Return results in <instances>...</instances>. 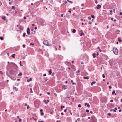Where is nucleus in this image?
<instances>
[{
    "label": "nucleus",
    "mask_w": 122,
    "mask_h": 122,
    "mask_svg": "<svg viewBox=\"0 0 122 122\" xmlns=\"http://www.w3.org/2000/svg\"><path fill=\"white\" fill-rule=\"evenodd\" d=\"M0 73H1V75H2L3 74V73L2 72V71H0Z\"/></svg>",
    "instance_id": "40"
},
{
    "label": "nucleus",
    "mask_w": 122,
    "mask_h": 122,
    "mask_svg": "<svg viewBox=\"0 0 122 122\" xmlns=\"http://www.w3.org/2000/svg\"><path fill=\"white\" fill-rule=\"evenodd\" d=\"M76 30L75 29H73L72 31V32L73 33H75L76 32Z\"/></svg>",
    "instance_id": "18"
},
{
    "label": "nucleus",
    "mask_w": 122,
    "mask_h": 122,
    "mask_svg": "<svg viewBox=\"0 0 122 122\" xmlns=\"http://www.w3.org/2000/svg\"><path fill=\"white\" fill-rule=\"evenodd\" d=\"M113 51L115 55H117L118 54V51L117 49L115 48L114 47L113 48Z\"/></svg>",
    "instance_id": "1"
},
{
    "label": "nucleus",
    "mask_w": 122,
    "mask_h": 122,
    "mask_svg": "<svg viewBox=\"0 0 122 122\" xmlns=\"http://www.w3.org/2000/svg\"><path fill=\"white\" fill-rule=\"evenodd\" d=\"M92 122H96V119L95 117H93L92 118Z\"/></svg>",
    "instance_id": "4"
},
{
    "label": "nucleus",
    "mask_w": 122,
    "mask_h": 122,
    "mask_svg": "<svg viewBox=\"0 0 122 122\" xmlns=\"http://www.w3.org/2000/svg\"><path fill=\"white\" fill-rule=\"evenodd\" d=\"M80 120V118H78L77 119V120L78 121H79Z\"/></svg>",
    "instance_id": "48"
},
{
    "label": "nucleus",
    "mask_w": 122,
    "mask_h": 122,
    "mask_svg": "<svg viewBox=\"0 0 122 122\" xmlns=\"http://www.w3.org/2000/svg\"><path fill=\"white\" fill-rule=\"evenodd\" d=\"M2 18L4 20H6V18L5 16H3L2 17Z\"/></svg>",
    "instance_id": "10"
},
{
    "label": "nucleus",
    "mask_w": 122,
    "mask_h": 122,
    "mask_svg": "<svg viewBox=\"0 0 122 122\" xmlns=\"http://www.w3.org/2000/svg\"><path fill=\"white\" fill-rule=\"evenodd\" d=\"M27 34L28 35H29L30 34V29L29 27H28L27 29Z\"/></svg>",
    "instance_id": "3"
},
{
    "label": "nucleus",
    "mask_w": 122,
    "mask_h": 122,
    "mask_svg": "<svg viewBox=\"0 0 122 122\" xmlns=\"http://www.w3.org/2000/svg\"><path fill=\"white\" fill-rule=\"evenodd\" d=\"M46 74H44L43 76H46Z\"/></svg>",
    "instance_id": "52"
},
{
    "label": "nucleus",
    "mask_w": 122,
    "mask_h": 122,
    "mask_svg": "<svg viewBox=\"0 0 122 122\" xmlns=\"http://www.w3.org/2000/svg\"><path fill=\"white\" fill-rule=\"evenodd\" d=\"M19 122H21V119L20 118H19Z\"/></svg>",
    "instance_id": "32"
},
{
    "label": "nucleus",
    "mask_w": 122,
    "mask_h": 122,
    "mask_svg": "<svg viewBox=\"0 0 122 122\" xmlns=\"http://www.w3.org/2000/svg\"><path fill=\"white\" fill-rule=\"evenodd\" d=\"M65 107V106H61V109H62V108H64Z\"/></svg>",
    "instance_id": "22"
},
{
    "label": "nucleus",
    "mask_w": 122,
    "mask_h": 122,
    "mask_svg": "<svg viewBox=\"0 0 122 122\" xmlns=\"http://www.w3.org/2000/svg\"><path fill=\"white\" fill-rule=\"evenodd\" d=\"M81 5L83 6H84V4H81Z\"/></svg>",
    "instance_id": "64"
},
{
    "label": "nucleus",
    "mask_w": 122,
    "mask_h": 122,
    "mask_svg": "<svg viewBox=\"0 0 122 122\" xmlns=\"http://www.w3.org/2000/svg\"><path fill=\"white\" fill-rule=\"evenodd\" d=\"M30 108V107L28 105H27V109H29Z\"/></svg>",
    "instance_id": "33"
},
{
    "label": "nucleus",
    "mask_w": 122,
    "mask_h": 122,
    "mask_svg": "<svg viewBox=\"0 0 122 122\" xmlns=\"http://www.w3.org/2000/svg\"><path fill=\"white\" fill-rule=\"evenodd\" d=\"M30 90H31L30 92L31 93H32L33 92V91H32V88H30Z\"/></svg>",
    "instance_id": "27"
},
{
    "label": "nucleus",
    "mask_w": 122,
    "mask_h": 122,
    "mask_svg": "<svg viewBox=\"0 0 122 122\" xmlns=\"http://www.w3.org/2000/svg\"><path fill=\"white\" fill-rule=\"evenodd\" d=\"M98 55H99L98 53L97 52V56H98Z\"/></svg>",
    "instance_id": "51"
},
{
    "label": "nucleus",
    "mask_w": 122,
    "mask_h": 122,
    "mask_svg": "<svg viewBox=\"0 0 122 122\" xmlns=\"http://www.w3.org/2000/svg\"><path fill=\"white\" fill-rule=\"evenodd\" d=\"M72 84L73 85H74V84L75 85H76V83H74V82H73L72 83Z\"/></svg>",
    "instance_id": "49"
},
{
    "label": "nucleus",
    "mask_w": 122,
    "mask_h": 122,
    "mask_svg": "<svg viewBox=\"0 0 122 122\" xmlns=\"http://www.w3.org/2000/svg\"><path fill=\"white\" fill-rule=\"evenodd\" d=\"M101 7V5H98L96 7L97 9H98Z\"/></svg>",
    "instance_id": "6"
},
{
    "label": "nucleus",
    "mask_w": 122,
    "mask_h": 122,
    "mask_svg": "<svg viewBox=\"0 0 122 122\" xmlns=\"http://www.w3.org/2000/svg\"><path fill=\"white\" fill-rule=\"evenodd\" d=\"M32 79L31 78H30V79H28L27 80V82H30V81H32Z\"/></svg>",
    "instance_id": "7"
},
{
    "label": "nucleus",
    "mask_w": 122,
    "mask_h": 122,
    "mask_svg": "<svg viewBox=\"0 0 122 122\" xmlns=\"http://www.w3.org/2000/svg\"><path fill=\"white\" fill-rule=\"evenodd\" d=\"M41 115H43L44 113L43 112H41Z\"/></svg>",
    "instance_id": "28"
},
{
    "label": "nucleus",
    "mask_w": 122,
    "mask_h": 122,
    "mask_svg": "<svg viewBox=\"0 0 122 122\" xmlns=\"http://www.w3.org/2000/svg\"><path fill=\"white\" fill-rule=\"evenodd\" d=\"M96 83V82L95 81H94L92 83H91V85L92 86L93 85V84H95Z\"/></svg>",
    "instance_id": "15"
},
{
    "label": "nucleus",
    "mask_w": 122,
    "mask_h": 122,
    "mask_svg": "<svg viewBox=\"0 0 122 122\" xmlns=\"http://www.w3.org/2000/svg\"><path fill=\"white\" fill-rule=\"evenodd\" d=\"M91 16L92 18H94L95 17L93 15H91Z\"/></svg>",
    "instance_id": "26"
},
{
    "label": "nucleus",
    "mask_w": 122,
    "mask_h": 122,
    "mask_svg": "<svg viewBox=\"0 0 122 122\" xmlns=\"http://www.w3.org/2000/svg\"><path fill=\"white\" fill-rule=\"evenodd\" d=\"M96 57V54H93V58H95Z\"/></svg>",
    "instance_id": "21"
},
{
    "label": "nucleus",
    "mask_w": 122,
    "mask_h": 122,
    "mask_svg": "<svg viewBox=\"0 0 122 122\" xmlns=\"http://www.w3.org/2000/svg\"><path fill=\"white\" fill-rule=\"evenodd\" d=\"M44 102H45V103L46 104H47L48 103L46 101V100H44L43 101Z\"/></svg>",
    "instance_id": "20"
},
{
    "label": "nucleus",
    "mask_w": 122,
    "mask_h": 122,
    "mask_svg": "<svg viewBox=\"0 0 122 122\" xmlns=\"http://www.w3.org/2000/svg\"><path fill=\"white\" fill-rule=\"evenodd\" d=\"M83 78L85 79H89V77L88 76H86V77H84Z\"/></svg>",
    "instance_id": "11"
},
{
    "label": "nucleus",
    "mask_w": 122,
    "mask_h": 122,
    "mask_svg": "<svg viewBox=\"0 0 122 122\" xmlns=\"http://www.w3.org/2000/svg\"><path fill=\"white\" fill-rule=\"evenodd\" d=\"M69 112H70V114L71 115H72V113L71 112V111H70Z\"/></svg>",
    "instance_id": "41"
},
{
    "label": "nucleus",
    "mask_w": 122,
    "mask_h": 122,
    "mask_svg": "<svg viewBox=\"0 0 122 122\" xmlns=\"http://www.w3.org/2000/svg\"><path fill=\"white\" fill-rule=\"evenodd\" d=\"M87 107L89 108L90 107V105L89 104H88L87 105Z\"/></svg>",
    "instance_id": "23"
},
{
    "label": "nucleus",
    "mask_w": 122,
    "mask_h": 122,
    "mask_svg": "<svg viewBox=\"0 0 122 122\" xmlns=\"http://www.w3.org/2000/svg\"><path fill=\"white\" fill-rule=\"evenodd\" d=\"M82 32L83 31L82 30H81L80 31L81 34H80V36H81L82 35H84V33H82Z\"/></svg>",
    "instance_id": "5"
},
{
    "label": "nucleus",
    "mask_w": 122,
    "mask_h": 122,
    "mask_svg": "<svg viewBox=\"0 0 122 122\" xmlns=\"http://www.w3.org/2000/svg\"><path fill=\"white\" fill-rule=\"evenodd\" d=\"M81 105L80 104H79L78 105V107H81Z\"/></svg>",
    "instance_id": "25"
},
{
    "label": "nucleus",
    "mask_w": 122,
    "mask_h": 122,
    "mask_svg": "<svg viewBox=\"0 0 122 122\" xmlns=\"http://www.w3.org/2000/svg\"><path fill=\"white\" fill-rule=\"evenodd\" d=\"M23 18L24 19H26V17L25 16H24V17H23Z\"/></svg>",
    "instance_id": "60"
},
{
    "label": "nucleus",
    "mask_w": 122,
    "mask_h": 122,
    "mask_svg": "<svg viewBox=\"0 0 122 122\" xmlns=\"http://www.w3.org/2000/svg\"><path fill=\"white\" fill-rule=\"evenodd\" d=\"M54 47L55 48V50L56 51L57 50V48L56 47V46H54Z\"/></svg>",
    "instance_id": "24"
},
{
    "label": "nucleus",
    "mask_w": 122,
    "mask_h": 122,
    "mask_svg": "<svg viewBox=\"0 0 122 122\" xmlns=\"http://www.w3.org/2000/svg\"><path fill=\"white\" fill-rule=\"evenodd\" d=\"M34 45V43H31L30 44V45Z\"/></svg>",
    "instance_id": "44"
},
{
    "label": "nucleus",
    "mask_w": 122,
    "mask_h": 122,
    "mask_svg": "<svg viewBox=\"0 0 122 122\" xmlns=\"http://www.w3.org/2000/svg\"><path fill=\"white\" fill-rule=\"evenodd\" d=\"M108 114L109 116H110L111 115V113H109Z\"/></svg>",
    "instance_id": "45"
},
{
    "label": "nucleus",
    "mask_w": 122,
    "mask_h": 122,
    "mask_svg": "<svg viewBox=\"0 0 122 122\" xmlns=\"http://www.w3.org/2000/svg\"><path fill=\"white\" fill-rule=\"evenodd\" d=\"M69 2H70V3H71V4L73 3V2L71 1H70Z\"/></svg>",
    "instance_id": "58"
},
{
    "label": "nucleus",
    "mask_w": 122,
    "mask_h": 122,
    "mask_svg": "<svg viewBox=\"0 0 122 122\" xmlns=\"http://www.w3.org/2000/svg\"><path fill=\"white\" fill-rule=\"evenodd\" d=\"M86 111L87 112H89V110L88 109H87L86 110Z\"/></svg>",
    "instance_id": "35"
},
{
    "label": "nucleus",
    "mask_w": 122,
    "mask_h": 122,
    "mask_svg": "<svg viewBox=\"0 0 122 122\" xmlns=\"http://www.w3.org/2000/svg\"><path fill=\"white\" fill-rule=\"evenodd\" d=\"M80 72V70H78L76 72V73H79Z\"/></svg>",
    "instance_id": "42"
},
{
    "label": "nucleus",
    "mask_w": 122,
    "mask_h": 122,
    "mask_svg": "<svg viewBox=\"0 0 122 122\" xmlns=\"http://www.w3.org/2000/svg\"><path fill=\"white\" fill-rule=\"evenodd\" d=\"M61 16L62 17H63V14H61Z\"/></svg>",
    "instance_id": "56"
},
{
    "label": "nucleus",
    "mask_w": 122,
    "mask_h": 122,
    "mask_svg": "<svg viewBox=\"0 0 122 122\" xmlns=\"http://www.w3.org/2000/svg\"><path fill=\"white\" fill-rule=\"evenodd\" d=\"M26 34V33H23V37H25V36Z\"/></svg>",
    "instance_id": "29"
},
{
    "label": "nucleus",
    "mask_w": 122,
    "mask_h": 122,
    "mask_svg": "<svg viewBox=\"0 0 122 122\" xmlns=\"http://www.w3.org/2000/svg\"><path fill=\"white\" fill-rule=\"evenodd\" d=\"M117 107H116L114 109H115V110H116L117 109Z\"/></svg>",
    "instance_id": "59"
},
{
    "label": "nucleus",
    "mask_w": 122,
    "mask_h": 122,
    "mask_svg": "<svg viewBox=\"0 0 122 122\" xmlns=\"http://www.w3.org/2000/svg\"><path fill=\"white\" fill-rule=\"evenodd\" d=\"M13 89L14 90H15V91H16L18 90V89L16 87H14L13 88Z\"/></svg>",
    "instance_id": "16"
},
{
    "label": "nucleus",
    "mask_w": 122,
    "mask_h": 122,
    "mask_svg": "<svg viewBox=\"0 0 122 122\" xmlns=\"http://www.w3.org/2000/svg\"><path fill=\"white\" fill-rule=\"evenodd\" d=\"M95 3H96V4H97V3H98V2H97V1H96H96H95Z\"/></svg>",
    "instance_id": "53"
},
{
    "label": "nucleus",
    "mask_w": 122,
    "mask_h": 122,
    "mask_svg": "<svg viewBox=\"0 0 122 122\" xmlns=\"http://www.w3.org/2000/svg\"><path fill=\"white\" fill-rule=\"evenodd\" d=\"M49 1H50V2L51 3H52V1L51 0H49Z\"/></svg>",
    "instance_id": "47"
},
{
    "label": "nucleus",
    "mask_w": 122,
    "mask_h": 122,
    "mask_svg": "<svg viewBox=\"0 0 122 122\" xmlns=\"http://www.w3.org/2000/svg\"><path fill=\"white\" fill-rule=\"evenodd\" d=\"M22 75V73L20 72L19 74L18 75V76H20Z\"/></svg>",
    "instance_id": "12"
},
{
    "label": "nucleus",
    "mask_w": 122,
    "mask_h": 122,
    "mask_svg": "<svg viewBox=\"0 0 122 122\" xmlns=\"http://www.w3.org/2000/svg\"><path fill=\"white\" fill-rule=\"evenodd\" d=\"M113 101V100H110V102H112Z\"/></svg>",
    "instance_id": "43"
},
{
    "label": "nucleus",
    "mask_w": 122,
    "mask_h": 122,
    "mask_svg": "<svg viewBox=\"0 0 122 122\" xmlns=\"http://www.w3.org/2000/svg\"><path fill=\"white\" fill-rule=\"evenodd\" d=\"M54 94L56 96H57V94L56 93H54Z\"/></svg>",
    "instance_id": "55"
},
{
    "label": "nucleus",
    "mask_w": 122,
    "mask_h": 122,
    "mask_svg": "<svg viewBox=\"0 0 122 122\" xmlns=\"http://www.w3.org/2000/svg\"><path fill=\"white\" fill-rule=\"evenodd\" d=\"M19 85L18 83L17 84L16 83L15 84V85H16L17 86Z\"/></svg>",
    "instance_id": "37"
},
{
    "label": "nucleus",
    "mask_w": 122,
    "mask_h": 122,
    "mask_svg": "<svg viewBox=\"0 0 122 122\" xmlns=\"http://www.w3.org/2000/svg\"><path fill=\"white\" fill-rule=\"evenodd\" d=\"M43 43L46 46L49 45V43L48 41L45 40L43 41Z\"/></svg>",
    "instance_id": "2"
},
{
    "label": "nucleus",
    "mask_w": 122,
    "mask_h": 122,
    "mask_svg": "<svg viewBox=\"0 0 122 122\" xmlns=\"http://www.w3.org/2000/svg\"><path fill=\"white\" fill-rule=\"evenodd\" d=\"M68 98L70 100L71 99H72V98H70L69 97H68Z\"/></svg>",
    "instance_id": "39"
},
{
    "label": "nucleus",
    "mask_w": 122,
    "mask_h": 122,
    "mask_svg": "<svg viewBox=\"0 0 122 122\" xmlns=\"http://www.w3.org/2000/svg\"><path fill=\"white\" fill-rule=\"evenodd\" d=\"M102 77L103 78H104L105 77V76L104 74L102 75Z\"/></svg>",
    "instance_id": "34"
},
{
    "label": "nucleus",
    "mask_w": 122,
    "mask_h": 122,
    "mask_svg": "<svg viewBox=\"0 0 122 122\" xmlns=\"http://www.w3.org/2000/svg\"><path fill=\"white\" fill-rule=\"evenodd\" d=\"M24 106H27V104H25Z\"/></svg>",
    "instance_id": "54"
},
{
    "label": "nucleus",
    "mask_w": 122,
    "mask_h": 122,
    "mask_svg": "<svg viewBox=\"0 0 122 122\" xmlns=\"http://www.w3.org/2000/svg\"><path fill=\"white\" fill-rule=\"evenodd\" d=\"M120 38L118 37V41L119 42H121L122 41V40L121 39H120Z\"/></svg>",
    "instance_id": "17"
},
{
    "label": "nucleus",
    "mask_w": 122,
    "mask_h": 122,
    "mask_svg": "<svg viewBox=\"0 0 122 122\" xmlns=\"http://www.w3.org/2000/svg\"><path fill=\"white\" fill-rule=\"evenodd\" d=\"M0 39L1 40H3V38L2 37H0Z\"/></svg>",
    "instance_id": "38"
},
{
    "label": "nucleus",
    "mask_w": 122,
    "mask_h": 122,
    "mask_svg": "<svg viewBox=\"0 0 122 122\" xmlns=\"http://www.w3.org/2000/svg\"><path fill=\"white\" fill-rule=\"evenodd\" d=\"M15 71L12 70H11L10 71V73H12V74H14V73Z\"/></svg>",
    "instance_id": "8"
},
{
    "label": "nucleus",
    "mask_w": 122,
    "mask_h": 122,
    "mask_svg": "<svg viewBox=\"0 0 122 122\" xmlns=\"http://www.w3.org/2000/svg\"><path fill=\"white\" fill-rule=\"evenodd\" d=\"M88 18L90 20L91 19V18L90 17H88Z\"/></svg>",
    "instance_id": "63"
},
{
    "label": "nucleus",
    "mask_w": 122,
    "mask_h": 122,
    "mask_svg": "<svg viewBox=\"0 0 122 122\" xmlns=\"http://www.w3.org/2000/svg\"><path fill=\"white\" fill-rule=\"evenodd\" d=\"M68 12H70V13H71V10H69L68 11Z\"/></svg>",
    "instance_id": "57"
},
{
    "label": "nucleus",
    "mask_w": 122,
    "mask_h": 122,
    "mask_svg": "<svg viewBox=\"0 0 122 122\" xmlns=\"http://www.w3.org/2000/svg\"><path fill=\"white\" fill-rule=\"evenodd\" d=\"M21 61H20V62L19 63L20 64L21 66H22V65L21 64Z\"/></svg>",
    "instance_id": "36"
},
{
    "label": "nucleus",
    "mask_w": 122,
    "mask_h": 122,
    "mask_svg": "<svg viewBox=\"0 0 122 122\" xmlns=\"http://www.w3.org/2000/svg\"><path fill=\"white\" fill-rule=\"evenodd\" d=\"M15 54H12L11 55V56L13 58H15Z\"/></svg>",
    "instance_id": "9"
},
{
    "label": "nucleus",
    "mask_w": 122,
    "mask_h": 122,
    "mask_svg": "<svg viewBox=\"0 0 122 122\" xmlns=\"http://www.w3.org/2000/svg\"><path fill=\"white\" fill-rule=\"evenodd\" d=\"M115 90H113V92H112V95H113V94H115V95H116V94H116V93H115Z\"/></svg>",
    "instance_id": "13"
},
{
    "label": "nucleus",
    "mask_w": 122,
    "mask_h": 122,
    "mask_svg": "<svg viewBox=\"0 0 122 122\" xmlns=\"http://www.w3.org/2000/svg\"><path fill=\"white\" fill-rule=\"evenodd\" d=\"M120 15H122V12H121L120 13Z\"/></svg>",
    "instance_id": "62"
},
{
    "label": "nucleus",
    "mask_w": 122,
    "mask_h": 122,
    "mask_svg": "<svg viewBox=\"0 0 122 122\" xmlns=\"http://www.w3.org/2000/svg\"><path fill=\"white\" fill-rule=\"evenodd\" d=\"M51 71H52L51 69H50V70L49 71V74L50 75L52 73Z\"/></svg>",
    "instance_id": "14"
},
{
    "label": "nucleus",
    "mask_w": 122,
    "mask_h": 122,
    "mask_svg": "<svg viewBox=\"0 0 122 122\" xmlns=\"http://www.w3.org/2000/svg\"><path fill=\"white\" fill-rule=\"evenodd\" d=\"M40 112H41L43 111V110L42 109H41L40 110Z\"/></svg>",
    "instance_id": "61"
},
{
    "label": "nucleus",
    "mask_w": 122,
    "mask_h": 122,
    "mask_svg": "<svg viewBox=\"0 0 122 122\" xmlns=\"http://www.w3.org/2000/svg\"><path fill=\"white\" fill-rule=\"evenodd\" d=\"M112 10H111L110 11V14L111 15H112Z\"/></svg>",
    "instance_id": "31"
},
{
    "label": "nucleus",
    "mask_w": 122,
    "mask_h": 122,
    "mask_svg": "<svg viewBox=\"0 0 122 122\" xmlns=\"http://www.w3.org/2000/svg\"><path fill=\"white\" fill-rule=\"evenodd\" d=\"M12 9H15V7L14 6H12L11 8Z\"/></svg>",
    "instance_id": "30"
},
{
    "label": "nucleus",
    "mask_w": 122,
    "mask_h": 122,
    "mask_svg": "<svg viewBox=\"0 0 122 122\" xmlns=\"http://www.w3.org/2000/svg\"><path fill=\"white\" fill-rule=\"evenodd\" d=\"M83 19H81V21H83Z\"/></svg>",
    "instance_id": "50"
},
{
    "label": "nucleus",
    "mask_w": 122,
    "mask_h": 122,
    "mask_svg": "<svg viewBox=\"0 0 122 122\" xmlns=\"http://www.w3.org/2000/svg\"><path fill=\"white\" fill-rule=\"evenodd\" d=\"M13 65H14V66H17L15 64H14V63H11Z\"/></svg>",
    "instance_id": "19"
},
{
    "label": "nucleus",
    "mask_w": 122,
    "mask_h": 122,
    "mask_svg": "<svg viewBox=\"0 0 122 122\" xmlns=\"http://www.w3.org/2000/svg\"><path fill=\"white\" fill-rule=\"evenodd\" d=\"M87 103H85V106H86L87 105Z\"/></svg>",
    "instance_id": "46"
}]
</instances>
